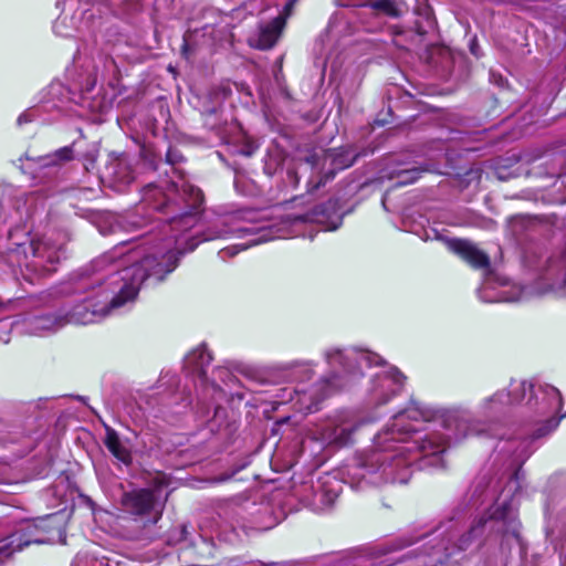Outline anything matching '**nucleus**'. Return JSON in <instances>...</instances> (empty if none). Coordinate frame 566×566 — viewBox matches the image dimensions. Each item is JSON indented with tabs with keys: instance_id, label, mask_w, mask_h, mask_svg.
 I'll use <instances>...</instances> for the list:
<instances>
[{
	"instance_id": "obj_1",
	"label": "nucleus",
	"mask_w": 566,
	"mask_h": 566,
	"mask_svg": "<svg viewBox=\"0 0 566 566\" xmlns=\"http://www.w3.org/2000/svg\"><path fill=\"white\" fill-rule=\"evenodd\" d=\"M464 409H439L412 402L396 413L391 423L374 438L371 449L349 468L353 486L407 483L410 467L444 469L449 446L482 432Z\"/></svg>"
},
{
	"instance_id": "obj_2",
	"label": "nucleus",
	"mask_w": 566,
	"mask_h": 566,
	"mask_svg": "<svg viewBox=\"0 0 566 566\" xmlns=\"http://www.w3.org/2000/svg\"><path fill=\"white\" fill-rule=\"evenodd\" d=\"M566 417V413L564 415ZM559 417H551L544 422L537 423L532 432L523 431L514 437L501 440L496 446V459L503 461L505 467L501 478L490 480L483 485L484 478L475 486L474 495L484 500L494 501L486 513L475 520L467 534H462L457 542L453 525L439 526L432 541L442 537L439 543L430 546L428 555L433 557L427 566L441 564L458 552L467 551L474 541L482 535H501L504 541L514 538L520 542L521 523L517 520L514 496L521 489L524 472L523 463L535 451L534 442L552 433L559 424Z\"/></svg>"
},
{
	"instance_id": "obj_3",
	"label": "nucleus",
	"mask_w": 566,
	"mask_h": 566,
	"mask_svg": "<svg viewBox=\"0 0 566 566\" xmlns=\"http://www.w3.org/2000/svg\"><path fill=\"white\" fill-rule=\"evenodd\" d=\"M169 242L164 249L149 248L142 260L139 250L124 251L125 243L114 247L92 261L82 289L85 296L65 313V323L92 324L133 302L146 280L161 282L178 264Z\"/></svg>"
},
{
	"instance_id": "obj_4",
	"label": "nucleus",
	"mask_w": 566,
	"mask_h": 566,
	"mask_svg": "<svg viewBox=\"0 0 566 566\" xmlns=\"http://www.w3.org/2000/svg\"><path fill=\"white\" fill-rule=\"evenodd\" d=\"M180 159L181 155L177 150L169 149L167 163L170 165L171 176L159 185L148 184L142 192L145 207L171 214L160 229L163 238L153 248L165 250L170 242V250L178 259L193 251L199 243L195 238H186L185 232L197 223V213L203 202L201 190L190 185L182 171L174 166Z\"/></svg>"
},
{
	"instance_id": "obj_5",
	"label": "nucleus",
	"mask_w": 566,
	"mask_h": 566,
	"mask_svg": "<svg viewBox=\"0 0 566 566\" xmlns=\"http://www.w3.org/2000/svg\"><path fill=\"white\" fill-rule=\"evenodd\" d=\"M307 222L323 226L324 231L336 230L342 223L337 202L335 200H328L326 203L317 206L307 213H286L280 216L274 222L247 227L230 226L226 219H219L217 224L203 234L201 241L220 239L230 234L255 237L249 244L231 245L220 250L219 258L226 261L251 245L284 238L287 234H295L294 228Z\"/></svg>"
},
{
	"instance_id": "obj_6",
	"label": "nucleus",
	"mask_w": 566,
	"mask_h": 566,
	"mask_svg": "<svg viewBox=\"0 0 566 566\" xmlns=\"http://www.w3.org/2000/svg\"><path fill=\"white\" fill-rule=\"evenodd\" d=\"M325 360L333 369H338L333 375V387L343 386L337 379L343 377H355L361 375L364 366L371 367L385 364V360L376 353L358 348H331L325 352ZM331 379H323L310 388L284 387L275 395L279 403L293 402L298 411L313 412L317 410L318 403L331 392Z\"/></svg>"
},
{
	"instance_id": "obj_7",
	"label": "nucleus",
	"mask_w": 566,
	"mask_h": 566,
	"mask_svg": "<svg viewBox=\"0 0 566 566\" xmlns=\"http://www.w3.org/2000/svg\"><path fill=\"white\" fill-rule=\"evenodd\" d=\"M505 394L509 395L510 406L524 403L538 416L555 412L563 406L560 391L548 384L513 380Z\"/></svg>"
},
{
	"instance_id": "obj_8",
	"label": "nucleus",
	"mask_w": 566,
	"mask_h": 566,
	"mask_svg": "<svg viewBox=\"0 0 566 566\" xmlns=\"http://www.w3.org/2000/svg\"><path fill=\"white\" fill-rule=\"evenodd\" d=\"M49 541L45 520L29 521L11 533L0 545V564L14 552H20L31 544H44Z\"/></svg>"
},
{
	"instance_id": "obj_9",
	"label": "nucleus",
	"mask_w": 566,
	"mask_h": 566,
	"mask_svg": "<svg viewBox=\"0 0 566 566\" xmlns=\"http://www.w3.org/2000/svg\"><path fill=\"white\" fill-rule=\"evenodd\" d=\"M29 249L32 253V260L27 261L24 266L39 275L54 272L56 270L55 264L65 258L64 243L56 242L51 237L31 241Z\"/></svg>"
},
{
	"instance_id": "obj_10",
	"label": "nucleus",
	"mask_w": 566,
	"mask_h": 566,
	"mask_svg": "<svg viewBox=\"0 0 566 566\" xmlns=\"http://www.w3.org/2000/svg\"><path fill=\"white\" fill-rule=\"evenodd\" d=\"M406 381V377L395 366L377 373L371 378L369 388V399L375 407L386 405L390 399L398 395Z\"/></svg>"
},
{
	"instance_id": "obj_11",
	"label": "nucleus",
	"mask_w": 566,
	"mask_h": 566,
	"mask_svg": "<svg viewBox=\"0 0 566 566\" xmlns=\"http://www.w3.org/2000/svg\"><path fill=\"white\" fill-rule=\"evenodd\" d=\"M374 419L358 420L348 411L337 415L323 429L322 438L329 444L345 447L352 442L353 433L366 422Z\"/></svg>"
},
{
	"instance_id": "obj_12",
	"label": "nucleus",
	"mask_w": 566,
	"mask_h": 566,
	"mask_svg": "<svg viewBox=\"0 0 566 566\" xmlns=\"http://www.w3.org/2000/svg\"><path fill=\"white\" fill-rule=\"evenodd\" d=\"M495 274L488 272L486 276L480 289L478 290V296L485 303L495 302H520L527 298L528 292L521 285L511 283L509 280L501 277L499 286L501 290L497 294H489V290L494 287Z\"/></svg>"
},
{
	"instance_id": "obj_13",
	"label": "nucleus",
	"mask_w": 566,
	"mask_h": 566,
	"mask_svg": "<svg viewBox=\"0 0 566 566\" xmlns=\"http://www.w3.org/2000/svg\"><path fill=\"white\" fill-rule=\"evenodd\" d=\"M122 505L126 512L134 515L142 516L154 513L153 523H156L161 515V504L155 491L149 489L125 492L122 496Z\"/></svg>"
},
{
	"instance_id": "obj_14",
	"label": "nucleus",
	"mask_w": 566,
	"mask_h": 566,
	"mask_svg": "<svg viewBox=\"0 0 566 566\" xmlns=\"http://www.w3.org/2000/svg\"><path fill=\"white\" fill-rule=\"evenodd\" d=\"M95 10L88 7L87 3L83 4L74 14L62 13L53 24L55 34L70 38L74 36L75 32H83L91 30L95 24Z\"/></svg>"
},
{
	"instance_id": "obj_15",
	"label": "nucleus",
	"mask_w": 566,
	"mask_h": 566,
	"mask_svg": "<svg viewBox=\"0 0 566 566\" xmlns=\"http://www.w3.org/2000/svg\"><path fill=\"white\" fill-rule=\"evenodd\" d=\"M211 355L205 347H199L192 350L185 359V367L191 374L196 380V386H198L197 381H199L200 387L203 390H212V398L214 399V395H221L222 389L214 381H208V367L211 363Z\"/></svg>"
},
{
	"instance_id": "obj_16",
	"label": "nucleus",
	"mask_w": 566,
	"mask_h": 566,
	"mask_svg": "<svg viewBox=\"0 0 566 566\" xmlns=\"http://www.w3.org/2000/svg\"><path fill=\"white\" fill-rule=\"evenodd\" d=\"M103 176L112 187L122 191L134 180L129 158L125 155L112 157L105 165Z\"/></svg>"
},
{
	"instance_id": "obj_17",
	"label": "nucleus",
	"mask_w": 566,
	"mask_h": 566,
	"mask_svg": "<svg viewBox=\"0 0 566 566\" xmlns=\"http://www.w3.org/2000/svg\"><path fill=\"white\" fill-rule=\"evenodd\" d=\"M449 247L472 268L489 270L490 258L471 241L455 239L449 242Z\"/></svg>"
},
{
	"instance_id": "obj_18",
	"label": "nucleus",
	"mask_w": 566,
	"mask_h": 566,
	"mask_svg": "<svg viewBox=\"0 0 566 566\" xmlns=\"http://www.w3.org/2000/svg\"><path fill=\"white\" fill-rule=\"evenodd\" d=\"M96 81H97L96 74L90 73V74H87V76L85 77V80L83 82H80V87L83 93L82 99H83V103L87 104V107L92 112L103 114L112 108L113 103L115 101V95L114 94L108 95L106 92H104L102 95L98 94L97 96H94L92 98L90 96H87L95 87Z\"/></svg>"
},
{
	"instance_id": "obj_19",
	"label": "nucleus",
	"mask_w": 566,
	"mask_h": 566,
	"mask_svg": "<svg viewBox=\"0 0 566 566\" xmlns=\"http://www.w3.org/2000/svg\"><path fill=\"white\" fill-rule=\"evenodd\" d=\"M356 156L349 149H328L324 154V165H329L333 169L325 175V179L316 182L310 191L318 189L327 180L333 179L337 170L346 169L354 165Z\"/></svg>"
},
{
	"instance_id": "obj_20",
	"label": "nucleus",
	"mask_w": 566,
	"mask_h": 566,
	"mask_svg": "<svg viewBox=\"0 0 566 566\" xmlns=\"http://www.w3.org/2000/svg\"><path fill=\"white\" fill-rule=\"evenodd\" d=\"M285 18L279 15L269 23L261 25L255 36L250 39V44L259 50H269L277 42L283 28Z\"/></svg>"
},
{
	"instance_id": "obj_21",
	"label": "nucleus",
	"mask_w": 566,
	"mask_h": 566,
	"mask_svg": "<svg viewBox=\"0 0 566 566\" xmlns=\"http://www.w3.org/2000/svg\"><path fill=\"white\" fill-rule=\"evenodd\" d=\"M104 443L107 450L123 464L128 465L132 463V453L127 446L120 440L118 433L107 427Z\"/></svg>"
},
{
	"instance_id": "obj_22",
	"label": "nucleus",
	"mask_w": 566,
	"mask_h": 566,
	"mask_svg": "<svg viewBox=\"0 0 566 566\" xmlns=\"http://www.w3.org/2000/svg\"><path fill=\"white\" fill-rule=\"evenodd\" d=\"M510 406L509 395L505 394V390H500L494 395L485 398L480 403V412L483 417L494 418L504 412V410Z\"/></svg>"
},
{
	"instance_id": "obj_23",
	"label": "nucleus",
	"mask_w": 566,
	"mask_h": 566,
	"mask_svg": "<svg viewBox=\"0 0 566 566\" xmlns=\"http://www.w3.org/2000/svg\"><path fill=\"white\" fill-rule=\"evenodd\" d=\"M64 324H66L64 316H55L52 314L34 316L28 321V327L32 334L55 331Z\"/></svg>"
},
{
	"instance_id": "obj_24",
	"label": "nucleus",
	"mask_w": 566,
	"mask_h": 566,
	"mask_svg": "<svg viewBox=\"0 0 566 566\" xmlns=\"http://www.w3.org/2000/svg\"><path fill=\"white\" fill-rule=\"evenodd\" d=\"M285 376L291 379H310L313 374V369L310 363L306 361H293L286 364L283 367Z\"/></svg>"
},
{
	"instance_id": "obj_25",
	"label": "nucleus",
	"mask_w": 566,
	"mask_h": 566,
	"mask_svg": "<svg viewBox=\"0 0 566 566\" xmlns=\"http://www.w3.org/2000/svg\"><path fill=\"white\" fill-rule=\"evenodd\" d=\"M420 174H421V170L413 167V168L394 170L389 177L396 178L397 179L396 184L398 186H406V185L412 184L416 180H418L420 177Z\"/></svg>"
},
{
	"instance_id": "obj_26",
	"label": "nucleus",
	"mask_w": 566,
	"mask_h": 566,
	"mask_svg": "<svg viewBox=\"0 0 566 566\" xmlns=\"http://www.w3.org/2000/svg\"><path fill=\"white\" fill-rule=\"evenodd\" d=\"M144 220L137 214H128L122 217L117 221V226L125 231H133L143 227Z\"/></svg>"
},
{
	"instance_id": "obj_27",
	"label": "nucleus",
	"mask_w": 566,
	"mask_h": 566,
	"mask_svg": "<svg viewBox=\"0 0 566 566\" xmlns=\"http://www.w3.org/2000/svg\"><path fill=\"white\" fill-rule=\"evenodd\" d=\"M411 544L410 541L400 538L396 539L390 544L381 545L374 554L386 555L395 551L402 549Z\"/></svg>"
},
{
	"instance_id": "obj_28",
	"label": "nucleus",
	"mask_w": 566,
	"mask_h": 566,
	"mask_svg": "<svg viewBox=\"0 0 566 566\" xmlns=\"http://www.w3.org/2000/svg\"><path fill=\"white\" fill-rule=\"evenodd\" d=\"M371 7L375 10L381 11L387 15H398V10L396 9V6L391 0H376L375 2H373Z\"/></svg>"
},
{
	"instance_id": "obj_29",
	"label": "nucleus",
	"mask_w": 566,
	"mask_h": 566,
	"mask_svg": "<svg viewBox=\"0 0 566 566\" xmlns=\"http://www.w3.org/2000/svg\"><path fill=\"white\" fill-rule=\"evenodd\" d=\"M221 565L222 566H285L284 564H279V563H270V564L248 563L240 557H232V558L224 559L221 563Z\"/></svg>"
},
{
	"instance_id": "obj_30",
	"label": "nucleus",
	"mask_w": 566,
	"mask_h": 566,
	"mask_svg": "<svg viewBox=\"0 0 566 566\" xmlns=\"http://www.w3.org/2000/svg\"><path fill=\"white\" fill-rule=\"evenodd\" d=\"M71 155L72 149L70 147L61 148L55 153V156L59 158V160H69L72 157Z\"/></svg>"
},
{
	"instance_id": "obj_31",
	"label": "nucleus",
	"mask_w": 566,
	"mask_h": 566,
	"mask_svg": "<svg viewBox=\"0 0 566 566\" xmlns=\"http://www.w3.org/2000/svg\"><path fill=\"white\" fill-rule=\"evenodd\" d=\"M287 178H289L290 182H291L294 187H296V186H297V184H298V176H297V174H296V171H295V170H293V169H289V170H287Z\"/></svg>"
},
{
	"instance_id": "obj_32",
	"label": "nucleus",
	"mask_w": 566,
	"mask_h": 566,
	"mask_svg": "<svg viewBox=\"0 0 566 566\" xmlns=\"http://www.w3.org/2000/svg\"><path fill=\"white\" fill-rule=\"evenodd\" d=\"M490 78L491 81L496 85H503L504 78L500 74H495L494 72H490Z\"/></svg>"
},
{
	"instance_id": "obj_33",
	"label": "nucleus",
	"mask_w": 566,
	"mask_h": 566,
	"mask_svg": "<svg viewBox=\"0 0 566 566\" xmlns=\"http://www.w3.org/2000/svg\"><path fill=\"white\" fill-rule=\"evenodd\" d=\"M273 523H269V524H258V525H253V526H250L249 528L250 530H258V531H266V530H270L273 527Z\"/></svg>"
},
{
	"instance_id": "obj_34",
	"label": "nucleus",
	"mask_w": 566,
	"mask_h": 566,
	"mask_svg": "<svg viewBox=\"0 0 566 566\" xmlns=\"http://www.w3.org/2000/svg\"><path fill=\"white\" fill-rule=\"evenodd\" d=\"M470 51L473 55L480 56L479 45H478L475 39L471 40V42H470Z\"/></svg>"
},
{
	"instance_id": "obj_35",
	"label": "nucleus",
	"mask_w": 566,
	"mask_h": 566,
	"mask_svg": "<svg viewBox=\"0 0 566 566\" xmlns=\"http://www.w3.org/2000/svg\"><path fill=\"white\" fill-rule=\"evenodd\" d=\"M29 122H31V118H30V116H29L27 113L21 114V115L18 117V119H17V124H18L19 126H21V125H23V124H25V123H29Z\"/></svg>"
},
{
	"instance_id": "obj_36",
	"label": "nucleus",
	"mask_w": 566,
	"mask_h": 566,
	"mask_svg": "<svg viewBox=\"0 0 566 566\" xmlns=\"http://www.w3.org/2000/svg\"><path fill=\"white\" fill-rule=\"evenodd\" d=\"M500 280H501V277H500L499 275H496V274H495V279H494V281H495V283H494V287H493L492 290H489V292H488L489 294H491V295H492V294H497V293H499V291L501 290V287L499 286Z\"/></svg>"
},
{
	"instance_id": "obj_37",
	"label": "nucleus",
	"mask_w": 566,
	"mask_h": 566,
	"mask_svg": "<svg viewBox=\"0 0 566 566\" xmlns=\"http://www.w3.org/2000/svg\"><path fill=\"white\" fill-rule=\"evenodd\" d=\"M296 0H290L285 7H284V12L286 13V15H289L293 9V6L295 3Z\"/></svg>"
},
{
	"instance_id": "obj_38",
	"label": "nucleus",
	"mask_w": 566,
	"mask_h": 566,
	"mask_svg": "<svg viewBox=\"0 0 566 566\" xmlns=\"http://www.w3.org/2000/svg\"><path fill=\"white\" fill-rule=\"evenodd\" d=\"M214 373H217V374H218V376H219L220 378H222L223 376H228V377H230V376H229V373H228V370H227V369L217 368V369L214 370Z\"/></svg>"
},
{
	"instance_id": "obj_39",
	"label": "nucleus",
	"mask_w": 566,
	"mask_h": 566,
	"mask_svg": "<svg viewBox=\"0 0 566 566\" xmlns=\"http://www.w3.org/2000/svg\"><path fill=\"white\" fill-rule=\"evenodd\" d=\"M324 496H327V502L332 503L336 499L337 494L333 493V495H332L329 493H326Z\"/></svg>"
},
{
	"instance_id": "obj_40",
	"label": "nucleus",
	"mask_w": 566,
	"mask_h": 566,
	"mask_svg": "<svg viewBox=\"0 0 566 566\" xmlns=\"http://www.w3.org/2000/svg\"><path fill=\"white\" fill-rule=\"evenodd\" d=\"M244 373L247 374V376L254 378L253 370H251L250 368H247Z\"/></svg>"
},
{
	"instance_id": "obj_41",
	"label": "nucleus",
	"mask_w": 566,
	"mask_h": 566,
	"mask_svg": "<svg viewBox=\"0 0 566 566\" xmlns=\"http://www.w3.org/2000/svg\"><path fill=\"white\" fill-rule=\"evenodd\" d=\"M74 4H75V1L74 0H70V2H69L70 9H72L74 7Z\"/></svg>"
},
{
	"instance_id": "obj_42",
	"label": "nucleus",
	"mask_w": 566,
	"mask_h": 566,
	"mask_svg": "<svg viewBox=\"0 0 566 566\" xmlns=\"http://www.w3.org/2000/svg\"><path fill=\"white\" fill-rule=\"evenodd\" d=\"M220 410H221V409H220V407H216L214 416H218V415H219V412H220Z\"/></svg>"
},
{
	"instance_id": "obj_43",
	"label": "nucleus",
	"mask_w": 566,
	"mask_h": 566,
	"mask_svg": "<svg viewBox=\"0 0 566 566\" xmlns=\"http://www.w3.org/2000/svg\"><path fill=\"white\" fill-rule=\"evenodd\" d=\"M241 153H242L243 155H245V156H250V155H251V151L242 150Z\"/></svg>"
},
{
	"instance_id": "obj_44",
	"label": "nucleus",
	"mask_w": 566,
	"mask_h": 566,
	"mask_svg": "<svg viewBox=\"0 0 566 566\" xmlns=\"http://www.w3.org/2000/svg\"><path fill=\"white\" fill-rule=\"evenodd\" d=\"M428 23H429L430 25H433V21H432L431 19H429V20H428Z\"/></svg>"
}]
</instances>
